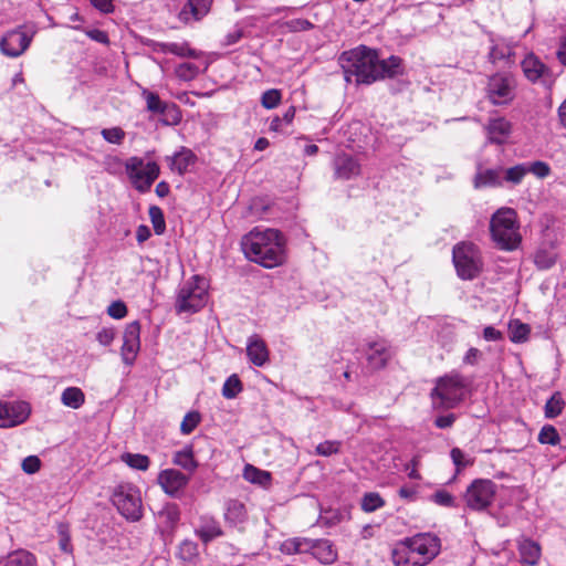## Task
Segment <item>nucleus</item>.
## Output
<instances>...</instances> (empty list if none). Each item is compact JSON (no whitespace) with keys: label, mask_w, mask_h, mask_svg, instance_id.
<instances>
[{"label":"nucleus","mask_w":566,"mask_h":566,"mask_svg":"<svg viewBox=\"0 0 566 566\" xmlns=\"http://www.w3.org/2000/svg\"><path fill=\"white\" fill-rule=\"evenodd\" d=\"M339 64L345 80L352 82V78L355 77L357 84H371L401 73L400 57L391 55L380 60L378 52L366 45H358L343 52L339 56Z\"/></svg>","instance_id":"nucleus-1"},{"label":"nucleus","mask_w":566,"mask_h":566,"mask_svg":"<svg viewBox=\"0 0 566 566\" xmlns=\"http://www.w3.org/2000/svg\"><path fill=\"white\" fill-rule=\"evenodd\" d=\"M241 248L247 259L266 269L276 268L286 259L285 237L272 228H253L243 235Z\"/></svg>","instance_id":"nucleus-2"},{"label":"nucleus","mask_w":566,"mask_h":566,"mask_svg":"<svg viewBox=\"0 0 566 566\" xmlns=\"http://www.w3.org/2000/svg\"><path fill=\"white\" fill-rule=\"evenodd\" d=\"M440 538L431 533H419L400 541L392 551L395 566H426L440 553Z\"/></svg>","instance_id":"nucleus-3"},{"label":"nucleus","mask_w":566,"mask_h":566,"mask_svg":"<svg viewBox=\"0 0 566 566\" xmlns=\"http://www.w3.org/2000/svg\"><path fill=\"white\" fill-rule=\"evenodd\" d=\"M490 235L493 243L503 251H514L522 242L521 226L514 209H497L490 219Z\"/></svg>","instance_id":"nucleus-4"},{"label":"nucleus","mask_w":566,"mask_h":566,"mask_svg":"<svg viewBox=\"0 0 566 566\" xmlns=\"http://www.w3.org/2000/svg\"><path fill=\"white\" fill-rule=\"evenodd\" d=\"M467 395L464 378L455 373L446 375L437 380L431 392L434 408L450 409L460 403Z\"/></svg>","instance_id":"nucleus-5"},{"label":"nucleus","mask_w":566,"mask_h":566,"mask_svg":"<svg viewBox=\"0 0 566 566\" xmlns=\"http://www.w3.org/2000/svg\"><path fill=\"white\" fill-rule=\"evenodd\" d=\"M208 301V282L200 275H193L180 286L176 310L179 313H195L201 310Z\"/></svg>","instance_id":"nucleus-6"},{"label":"nucleus","mask_w":566,"mask_h":566,"mask_svg":"<svg viewBox=\"0 0 566 566\" xmlns=\"http://www.w3.org/2000/svg\"><path fill=\"white\" fill-rule=\"evenodd\" d=\"M452 256L457 273L462 280H472L481 272L482 261L475 244L467 242L457 244Z\"/></svg>","instance_id":"nucleus-7"},{"label":"nucleus","mask_w":566,"mask_h":566,"mask_svg":"<svg viewBox=\"0 0 566 566\" xmlns=\"http://www.w3.org/2000/svg\"><path fill=\"white\" fill-rule=\"evenodd\" d=\"M112 502L120 514L130 521H138L143 515L140 492L132 483H120L113 492Z\"/></svg>","instance_id":"nucleus-8"},{"label":"nucleus","mask_w":566,"mask_h":566,"mask_svg":"<svg viewBox=\"0 0 566 566\" xmlns=\"http://www.w3.org/2000/svg\"><path fill=\"white\" fill-rule=\"evenodd\" d=\"M125 169L132 185L139 192L148 191L160 172L159 166L155 161L145 163L139 157L128 158Z\"/></svg>","instance_id":"nucleus-9"},{"label":"nucleus","mask_w":566,"mask_h":566,"mask_svg":"<svg viewBox=\"0 0 566 566\" xmlns=\"http://www.w3.org/2000/svg\"><path fill=\"white\" fill-rule=\"evenodd\" d=\"M515 90L516 84L511 75L496 73L488 80L486 98L495 106L509 105L515 98Z\"/></svg>","instance_id":"nucleus-10"},{"label":"nucleus","mask_w":566,"mask_h":566,"mask_svg":"<svg viewBox=\"0 0 566 566\" xmlns=\"http://www.w3.org/2000/svg\"><path fill=\"white\" fill-rule=\"evenodd\" d=\"M496 493V485L491 480L476 479L467 489L464 500L467 505L481 511L491 505Z\"/></svg>","instance_id":"nucleus-11"},{"label":"nucleus","mask_w":566,"mask_h":566,"mask_svg":"<svg viewBox=\"0 0 566 566\" xmlns=\"http://www.w3.org/2000/svg\"><path fill=\"white\" fill-rule=\"evenodd\" d=\"M189 481L190 476L177 469H165L157 475V484L166 495L174 499L181 497Z\"/></svg>","instance_id":"nucleus-12"},{"label":"nucleus","mask_w":566,"mask_h":566,"mask_svg":"<svg viewBox=\"0 0 566 566\" xmlns=\"http://www.w3.org/2000/svg\"><path fill=\"white\" fill-rule=\"evenodd\" d=\"M30 413V405L25 401L0 400V428L17 427L25 422Z\"/></svg>","instance_id":"nucleus-13"},{"label":"nucleus","mask_w":566,"mask_h":566,"mask_svg":"<svg viewBox=\"0 0 566 566\" xmlns=\"http://www.w3.org/2000/svg\"><path fill=\"white\" fill-rule=\"evenodd\" d=\"M34 31L28 33L22 28L8 32L0 41L1 52L10 57L21 55L30 45Z\"/></svg>","instance_id":"nucleus-14"},{"label":"nucleus","mask_w":566,"mask_h":566,"mask_svg":"<svg viewBox=\"0 0 566 566\" xmlns=\"http://www.w3.org/2000/svg\"><path fill=\"white\" fill-rule=\"evenodd\" d=\"M140 349V324L138 321L126 325L123 334V345L120 349L122 359L125 365L134 364Z\"/></svg>","instance_id":"nucleus-15"},{"label":"nucleus","mask_w":566,"mask_h":566,"mask_svg":"<svg viewBox=\"0 0 566 566\" xmlns=\"http://www.w3.org/2000/svg\"><path fill=\"white\" fill-rule=\"evenodd\" d=\"M366 360L373 370L384 368L392 356V349L387 340L374 339L366 345Z\"/></svg>","instance_id":"nucleus-16"},{"label":"nucleus","mask_w":566,"mask_h":566,"mask_svg":"<svg viewBox=\"0 0 566 566\" xmlns=\"http://www.w3.org/2000/svg\"><path fill=\"white\" fill-rule=\"evenodd\" d=\"M521 66L525 77L532 83L547 84L553 81L549 69L534 53H528Z\"/></svg>","instance_id":"nucleus-17"},{"label":"nucleus","mask_w":566,"mask_h":566,"mask_svg":"<svg viewBox=\"0 0 566 566\" xmlns=\"http://www.w3.org/2000/svg\"><path fill=\"white\" fill-rule=\"evenodd\" d=\"M512 129V123L502 116L490 118L485 125L488 140L497 145H503L507 142Z\"/></svg>","instance_id":"nucleus-18"},{"label":"nucleus","mask_w":566,"mask_h":566,"mask_svg":"<svg viewBox=\"0 0 566 566\" xmlns=\"http://www.w3.org/2000/svg\"><path fill=\"white\" fill-rule=\"evenodd\" d=\"M334 172L335 177L343 180H348L360 175L361 167L359 161L348 155L339 154L334 158Z\"/></svg>","instance_id":"nucleus-19"},{"label":"nucleus","mask_w":566,"mask_h":566,"mask_svg":"<svg viewBox=\"0 0 566 566\" xmlns=\"http://www.w3.org/2000/svg\"><path fill=\"white\" fill-rule=\"evenodd\" d=\"M247 355L249 360L258 367H262L269 361V349L266 344L256 335L249 337L247 343Z\"/></svg>","instance_id":"nucleus-20"},{"label":"nucleus","mask_w":566,"mask_h":566,"mask_svg":"<svg viewBox=\"0 0 566 566\" xmlns=\"http://www.w3.org/2000/svg\"><path fill=\"white\" fill-rule=\"evenodd\" d=\"M196 535L203 542L209 543L222 535L219 522L209 515H202L196 528Z\"/></svg>","instance_id":"nucleus-21"},{"label":"nucleus","mask_w":566,"mask_h":566,"mask_svg":"<svg viewBox=\"0 0 566 566\" xmlns=\"http://www.w3.org/2000/svg\"><path fill=\"white\" fill-rule=\"evenodd\" d=\"M308 551L323 564H332L337 558V552L328 539L308 541Z\"/></svg>","instance_id":"nucleus-22"},{"label":"nucleus","mask_w":566,"mask_h":566,"mask_svg":"<svg viewBox=\"0 0 566 566\" xmlns=\"http://www.w3.org/2000/svg\"><path fill=\"white\" fill-rule=\"evenodd\" d=\"M143 97L146 101V107L148 112H151L154 114H164L170 108L174 111V122L178 123L180 120V115L175 105L170 106L166 102L161 101L158 94L150 92L148 90H143L142 93Z\"/></svg>","instance_id":"nucleus-23"},{"label":"nucleus","mask_w":566,"mask_h":566,"mask_svg":"<svg viewBox=\"0 0 566 566\" xmlns=\"http://www.w3.org/2000/svg\"><path fill=\"white\" fill-rule=\"evenodd\" d=\"M513 54V45L509 41L505 39L492 40V45L489 52V59L492 63H510Z\"/></svg>","instance_id":"nucleus-24"},{"label":"nucleus","mask_w":566,"mask_h":566,"mask_svg":"<svg viewBox=\"0 0 566 566\" xmlns=\"http://www.w3.org/2000/svg\"><path fill=\"white\" fill-rule=\"evenodd\" d=\"M503 185L502 168L480 169L474 177V187H501Z\"/></svg>","instance_id":"nucleus-25"},{"label":"nucleus","mask_w":566,"mask_h":566,"mask_svg":"<svg viewBox=\"0 0 566 566\" xmlns=\"http://www.w3.org/2000/svg\"><path fill=\"white\" fill-rule=\"evenodd\" d=\"M195 158L196 157L190 149L181 148L171 157H167V160L172 171L178 175H184L188 170L189 166L195 163Z\"/></svg>","instance_id":"nucleus-26"},{"label":"nucleus","mask_w":566,"mask_h":566,"mask_svg":"<svg viewBox=\"0 0 566 566\" xmlns=\"http://www.w3.org/2000/svg\"><path fill=\"white\" fill-rule=\"evenodd\" d=\"M518 552L522 563L527 565L537 564L541 557V546L530 538H522L518 542Z\"/></svg>","instance_id":"nucleus-27"},{"label":"nucleus","mask_w":566,"mask_h":566,"mask_svg":"<svg viewBox=\"0 0 566 566\" xmlns=\"http://www.w3.org/2000/svg\"><path fill=\"white\" fill-rule=\"evenodd\" d=\"M0 566H36V558L25 549H17L1 558Z\"/></svg>","instance_id":"nucleus-28"},{"label":"nucleus","mask_w":566,"mask_h":566,"mask_svg":"<svg viewBox=\"0 0 566 566\" xmlns=\"http://www.w3.org/2000/svg\"><path fill=\"white\" fill-rule=\"evenodd\" d=\"M159 51L163 53H170L180 57L198 59L201 52L191 49L188 42H166L160 43Z\"/></svg>","instance_id":"nucleus-29"},{"label":"nucleus","mask_w":566,"mask_h":566,"mask_svg":"<svg viewBox=\"0 0 566 566\" xmlns=\"http://www.w3.org/2000/svg\"><path fill=\"white\" fill-rule=\"evenodd\" d=\"M243 478L253 484L269 489L272 482V475L269 471L261 470L252 464H247L243 470Z\"/></svg>","instance_id":"nucleus-30"},{"label":"nucleus","mask_w":566,"mask_h":566,"mask_svg":"<svg viewBox=\"0 0 566 566\" xmlns=\"http://www.w3.org/2000/svg\"><path fill=\"white\" fill-rule=\"evenodd\" d=\"M172 463L188 471L190 474L198 468V462L195 460L193 450L190 446L176 451L172 457Z\"/></svg>","instance_id":"nucleus-31"},{"label":"nucleus","mask_w":566,"mask_h":566,"mask_svg":"<svg viewBox=\"0 0 566 566\" xmlns=\"http://www.w3.org/2000/svg\"><path fill=\"white\" fill-rule=\"evenodd\" d=\"M158 517L166 530H174L180 520V510L176 503H167L158 512Z\"/></svg>","instance_id":"nucleus-32"},{"label":"nucleus","mask_w":566,"mask_h":566,"mask_svg":"<svg viewBox=\"0 0 566 566\" xmlns=\"http://www.w3.org/2000/svg\"><path fill=\"white\" fill-rule=\"evenodd\" d=\"M63 406L80 409L85 403V394L78 387H67L61 394Z\"/></svg>","instance_id":"nucleus-33"},{"label":"nucleus","mask_w":566,"mask_h":566,"mask_svg":"<svg viewBox=\"0 0 566 566\" xmlns=\"http://www.w3.org/2000/svg\"><path fill=\"white\" fill-rule=\"evenodd\" d=\"M247 511L243 503L237 500H231L227 503L224 518L232 525H238L244 522Z\"/></svg>","instance_id":"nucleus-34"},{"label":"nucleus","mask_w":566,"mask_h":566,"mask_svg":"<svg viewBox=\"0 0 566 566\" xmlns=\"http://www.w3.org/2000/svg\"><path fill=\"white\" fill-rule=\"evenodd\" d=\"M558 254L554 248L538 249L534 255V263L539 270H548L557 262Z\"/></svg>","instance_id":"nucleus-35"},{"label":"nucleus","mask_w":566,"mask_h":566,"mask_svg":"<svg viewBox=\"0 0 566 566\" xmlns=\"http://www.w3.org/2000/svg\"><path fill=\"white\" fill-rule=\"evenodd\" d=\"M530 333L531 327L518 319H513L509 324V338L513 343H525L530 337Z\"/></svg>","instance_id":"nucleus-36"},{"label":"nucleus","mask_w":566,"mask_h":566,"mask_svg":"<svg viewBox=\"0 0 566 566\" xmlns=\"http://www.w3.org/2000/svg\"><path fill=\"white\" fill-rule=\"evenodd\" d=\"M120 460L129 468L139 471H147L150 465L149 458L140 453L125 452L120 455Z\"/></svg>","instance_id":"nucleus-37"},{"label":"nucleus","mask_w":566,"mask_h":566,"mask_svg":"<svg viewBox=\"0 0 566 566\" xmlns=\"http://www.w3.org/2000/svg\"><path fill=\"white\" fill-rule=\"evenodd\" d=\"M564 406L565 401L562 397V394L556 391L545 403V417L548 419L558 417L563 412Z\"/></svg>","instance_id":"nucleus-38"},{"label":"nucleus","mask_w":566,"mask_h":566,"mask_svg":"<svg viewBox=\"0 0 566 566\" xmlns=\"http://www.w3.org/2000/svg\"><path fill=\"white\" fill-rule=\"evenodd\" d=\"M526 175V166L524 163L507 169H502L503 181H506L513 186L521 184Z\"/></svg>","instance_id":"nucleus-39"},{"label":"nucleus","mask_w":566,"mask_h":566,"mask_svg":"<svg viewBox=\"0 0 566 566\" xmlns=\"http://www.w3.org/2000/svg\"><path fill=\"white\" fill-rule=\"evenodd\" d=\"M199 73H200L199 66L196 65L195 63H188V62L179 64L175 70L176 76L179 80L185 81V82L192 81L193 78H196L198 76Z\"/></svg>","instance_id":"nucleus-40"},{"label":"nucleus","mask_w":566,"mask_h":566,"mask_svg":"<svg viewBox=\"0 0 566 566\" xmlns=\"http://www.w3.org/2000/svg\"><path fill=\"white\" fill-rule=\"evenodd\" d=\"M212 1L213 0H188L187 7L190 9L193 19L200 20L210 11Z\"/></svg>","instance_id":"nucleus-41"},{"label":"nucleus","mask_w":566,"mask_h":566,"mask_svg":"<svg viewBox=\"0 0 566 566\" xmlns=\"http://www.w3.org/2000/svg\"><path fill=\"white\" fill-rule=\"evenodd\" d=\"M242 390V385L237 375L230 376L223 384L222 396L227 399H233Z\"/></svg>","instance_id":"nucleus-42"},{"label":"nucleus","mask_w":566,"mask_h":566,"mask_svg":"<svg viewBox=\"0 0 566 566\" xmlns=\"http://www.w3.org/2000/svg\"><path fill=\"white\" fill-rule=\"evenodd\" d=\"M385 505L382 497L376 492L366 493L361 500V509L365 512H374Z\"/></svg>","instance_id":"nucleus-43"},{"label":"nucleus","mask_w":566,"mask_h":566,"mask_svg":"<svg viewBox=\"0 0 566 566\" xmlns=\"http://www.w3.org/2000/svg\"><path fill=\"white\" fill-rule=\"evenodd\" d=\"M149 218L156 234H163L166 230V222L163 210L157 206L149 208Z\"/></svg>","instance_id":"nucleus-44"},{"label":"nucleus","mask_w":566,"mask_h":566,"mask_svg":"<svg viewBox=\"0 0 566 566\" xmlns=\"http://www.w3.org/2000/svg\"><path fill=\"white\" fill-rule=\"evenodd\" d=\"M450 457L452 459L453 464L457 468V472L462 471L467 467H470L473 464L474 460L473 458L465 454L461 449L453 448L450 452Z\"/></svg>","instance_id":"nucleus-45"},{"label":"nucleus","mask_w":566,"mask_h":566,"mask_svg":"<svg viewBox=\"0 0 566 566\" xmlns=\"http://www.w3.org/2000/svg\"><path fill=\"white\" fill-rule=\"evenodd\" d=\"M308 541L307 539H300V538H293L287 539L282 544V552L286 554H298L304 553L308 551Z\"/></svg>","instance_id":"nucleus-46"},{"label":"nucleus","mask_w":566,"mask_h":566,"mask_svg":"<svg viewBox=\"0 0 566 566\" xmlns=\"http://www.w3.org/2000/svg\"><path fill=\"white\" fill-rule=\"evenodd\" d=\"M282 99V93L280 90L271 88L265 91L261 96V105L266 109L275 108Z\"/></svg>","instance_id":"nucleus-47"},{"label":"nucleus","mask_w":566,"mask_h":566,"mask_svg":"<svg viewBox=\"0 0 566 566\" xmlns=\"http://www.w3.org/2000/svg\"><path fill=\"white\" fill-rule=\"evenodd\" d=\"M538 441L543 444L556 446L559 442V434L555 427L544 426L538 434Z\"/></svg>","instance_id":"nucleus-48"},{"label":"nucleus","mask_w":566,"mask_h":566,"mask_svg":"<svg viewBox=\"0 0 566 566\" xmlns=\"http://www.w3.org/2000/svg\"><path fill=\"white\" fill-rule=\"evenodd\" d=\"M342 442L337 440H326L317 444L315 453L321 457H329L339 452Z\"/></svg>","instance_id":"nucleus-49"},{"label":"nucleus","mask_w":566,"mask_h":566,"mask_svg":"<svg viewBox=\"0 0 566 566\" xmlns=\"http://www.w3.org/2000/svg\"><path fill=\"white\" fill-rule=\"evenodd\" d=\"M526 166V172L533 174L537 178H545L551 174L548 164L542 160L524 163Z\"/></svg>","instance_id":"nucleus-50"},{"label":"nucleus","mask_w":566,"mask_h":566,"mask_svg":"<svg viewBox=\"0 0 566 566\" xmlns=\"http://www.w3.org/2000/svg\"><path fill=\"white\" fill-rule=\"evenodd\" d=\"M199 422H200L199 412L190 411L184 417V420L181 421V424H180V431L184 434H190L196 429V427L199 424Z\"/></svg>","instance_id":"nucleus-51"},{"label":"nucleus","mask_w":566,"mask_h":566,"mask_svg":"<svg viewBox=\"0 0 566 566\" xmlns=\"http://www.w3.org/2000/svg\"><path fill=\"white\" fill-rule=\"evenodd\" d=\"M101 134L106 142L115 145H119L125 137V132L120 127L104 128Z\"/></svg>","instance_id":"nucleus-52"},{"label":"nucleus","mask_w":566,"mask_h":566,"mask_svg":"<svg viewBox=\"0 0 566 566\" xmlns=\"http://www.w3.org/2000/svg\"><path fill=\"white\" fill-rule=\"evenodd\" d=\"M116 337V329L114 327H102L96 333V340L101 346H111Z\"/></svg>","instance_id":"nucleus-53"},{"label":"nucleus","mask_w":566,"mask_h":566,"mask_svg":"<svg viewBox=\"0 0 566 566\" xmlns=\"http://www.w3.org/2000/svg\"><path fill=\"white\" fill-rule=\"evenodd\" d=\"M107 314L115 319H122L127 315V306L123 301H114L107 307Z\"/></svg>","instance_id":"nucleus-54"},{"label":"nucleus","mask_w":566,"mask_h":566,"mask_svg":"<svg viewBox=\"0 0 566 566\" xmlns=\"http://www.w3.org/2000/svg\"><path fill=\"white\" fill-rule=\"evenodd\" d=\"M284 27L291 32H301L311 30L314 25L306 19L297 18L286 21Z\"/></svg>","instance_id":"nucleus-55"},{"label":"nucleus","mask_w":566,"mask_h":566,"mask_svg":"<svg viewBox=\"0 0 566 566\" xmlns=\"http://www.w3.org/2000/svg\"><path fill=\"white\" fill-rule=\"evenodd\" d=\"M41 468V461L36 455H29L22 461V470L28 474L38 472Z\"/></svg>","instance_id":"nucleus-56"},{"label":"nucleus","mask_w":566,"mask_h":566,"mask_svg":"<svg viewBox=\"0 0 566 566\" xmlns=\"http://www.w3.org/2000/svg\"><path fill=\"white\" fill-rule=\"evenodd\" d=\"M433 502L438 505L452 507L454 506V497L447 491H438L432 496Z\"/></svg>","instance_id":"nucleus-57"},{"label":"nucleus","mask_w":566,"mask_h":566,"mask_svg":"<svg viewBox=\"0 0 566 566\" xmlns=\"http://www.w3.org/2000/svg\"><path fill=\"white\" fill-rule=\"evenodd\" d=\"M85 33L93 41H96V42L103 43V44L108 43V34L103 30L92 29V30L85 31Z\"/></svg>","instance_id":"nucleus-58"},{"label":"nucleus","mask_w":566,"mask_h":566,"mask_svg":"<svg viewBox=\"0 0 566 566\" xmlns=\"http://www.w3.org/2000/svg\"><path fill=\"white\" fill-rule=\"evenodd\" d=\"M455 421V416L453 413H448L443 416H439L434 420V424L440 429L450 428Z\"/></svg>","instance_id":"nucleus-59"},{"label":"nucleus","mask_w":566,"mask_h":566,"mask_svg":"<svg viewBox=\"0 0 566 566\" xmlns=\"http://www.w3.org/2000/svg\"><path fill=\"white\" fill-rule=\"evenodd\" d=\"M483 337L488 342H496L503 338V334L501 331L494 328L493 326H486L483 329Z\"/></svg>","instance_id":"nucleus-60"},{"label":"nucleus","mask_w":566,"mask_h":566,"mask_svg":"<svg viewBox=\"0 0 566 566\" xmlns=\"http://www.w3.org/2000/svg\"><path fill=\"white\" fill-rule=\"evenodd\" d=\"M60 548L65 553L72 552L71 538L69 533L65 530H60V539H59Z\"/></svg>","instance_id":"nucleus-61"},{"label":"nucleus","mask_w":566,"mask_h":566,"mask_svg":"<svg viewBox=\"0 0 566 566\" xmlns=\"http://www.w3.org/2000/svg\"><path fill=\"white\" fill-rule=\"evenodd\" d=\"M91 3L104 13H109L114 10L112 0H90Z\"/></svg>","instance_id":"nucleus-62"},{"label":"nucleus","mask_w":566,"mask_h":566,"mask_svg":"<svg viewBox=\"0 0 566 566\" xmlns=\"http://www.w3.org/2000/svg\"><path fill=\"white\" fill-rule=\"evenodd\" d=\"M197 553V546L192 542H184L180 547V554L184 558H191Z\"/></svg>","instance_id":"nucleus-63"},{"label":"nucleus","mask_w":566,"mask_h":566,"mask_svg":"<svg viewBox=\"0 0 566 566\" xmlns=\"http://www.w3.org/2000/svg\"><path fill=\"white\" fill-rule=\"evenodd\" d=\"M481 357V352L478 348H470L464 358L463 361L469 365H475Z\"/></svg>","instance_id":"nucleus-64"}]
</instances>
